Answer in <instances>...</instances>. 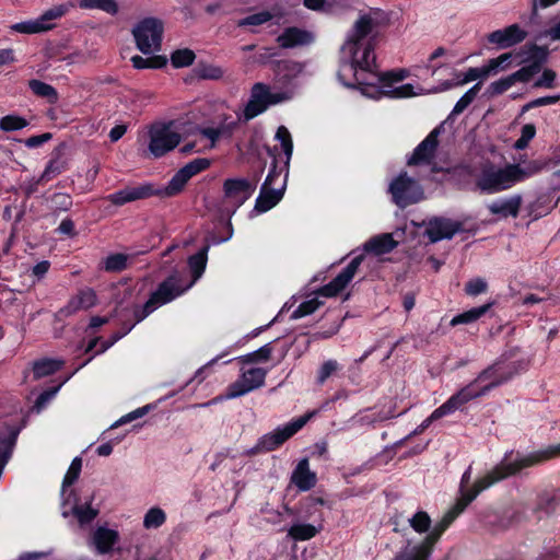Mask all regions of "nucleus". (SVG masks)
I'll return each mask as SVG.
<instances>
[{
	"label": "nucleus",
	"instance_id": "nucleus-41",
	"mask_svg": "<svg viewBox=\"0 0 560 560\" xmlns=\"http://www.w3.org/2000/svg\"><path fill=\"white\" fill-rule=\"evenodd\" d=\"M317 533L314 525L298 523L290 527L288 535L294 540H307L315 537Z\"/></svg>",
	"mask_w": 560,
	"mask_h": 560
},
{
	"label": "nucleus",
	"instance_id": "nucleus-14",
	"mask_svg": "<svg viewBox=\"0 0 560 560\" xmlns=\"http://www.w3.org/2000/svg\"><path fill=\"white\" fill-rule=\"evenodd\" d=\"M363 259L364 255L354 257L330 282L318 288L314 293L325 298L337 296L353 279Z\"/></svg>",
	"mask_w": 560,
	"mask_h": 560
},
{
	"label": "nucleus",
	"instance_id": "nucleus-51",
	"mask_svg": "<svg viewBox=\"0 0 560 560\" xmlns=\"http://www.w3.org/2000/svg\"><path fill=\"white\" fill-rule=\"evenodd\" d=\"M408 75H409V71L407 69H398V70H390V71H386V72H380L378 83H382L383 86L390 88L394 82L402 81Z\"/></svg>",
	"mask_w": 560,
	"mask_h": 560
},
{
	"label": "nucleus",
	"instance_id": "nucleus-23",
	"mask_svg": "<svg viewBox=\"0 0 560 560\" xmlns=\"http://www.w3.org/2000/svg\"><path fill=\"white\" fill-rule=\"evenodd\" d=\"M118 541V532L104 526L97 527L92 536V544L100 555L109 553Z\"/></svg>",
	"mask_w": 560,
	"mask_h": 560
},
{
	"label": "nucleus",
	"instance_id": "nucleus-24",
	"mask_svg": "<svg viewBox=\"0 0 560 560\" xmlns=\"http://www.w3.org/2000/svg\"><path fill=\"white\" fill-rule=\"evenodd\" d=\"M316 474L310 470L308 459L302 458L291 475V482L301 491H308L315 487Z\"/></svg>",
	"mask_w": 560,
	"mask_h": 560
},
{
	"label": "nucleus",
	"instance_id": "nucleus-52",
	"mask_svg": "<svg viewBox=\"0 0 560 560\" xmlns=\"http://www.w3.org/2000/svg\"><path fill=\"white\" fill-rule=\"evenodd\" d=\"M82 468L81 457H74L62 481V493L66 488L72 486L79 478Z\"/></svg>",
	"mask_w": 560,
	"mask_h": 560
},
{
	"label": "nucleus",
	"instance_id": "nucleus-53",
	"mask_svg": "<svg viewBox=\"0 0 560 560\" xmlns=\"http://www.w3.org/2000/svg\"><path fill=\"white\" fill-rule=\"evenodd\" d=\"M211 165V161L206 158L195 159L194 161L184 165L180 170L185 173V175L190 179L192 176L198 173L209 168Z\"/></svg>",
	"mask_w": 560,
	"mask_h": 560
},
{
	"label": "nucleus",
	"instance_id": "nucleus-35",
	"mask_svg": "<svg viewBox=\"0 0 560 560\" xmlns=\"http://www.w3.org/2000/svg\"><path fill=\"white\" fill-rule=\"evenodd\" d=\"M133 68L138 70L142 69H162L167 65L166 56L154 55L148 58H143L139 55L131 58Z\"/></svg>",
	"mask_w": 560,
	"mask_h": 560
},
{
	"label": "nucleus",
	"instance_id": "nucleus-59",
	"mask_svg": "<svg viewBox=\"0 0 560 560\" xmlns=\"http://www.w3.org/2000/svg\"><path fill=\"white\" fill-rule=\"evenodd\" d=\"M488 284L482 278H474L465 284V293L470 296H476L487 291Z\"/></svg>",
	"mask_w": 560,
	"mask_h": 560
},
{
	"label": "nucleus",
	"instance_id": "nucleus-13",
	"mask_svg": "<svg viewBox=\"0 0 560 560\" xmlns=\"http://www.w3.org/2000/svg\"><path fill=\"white\" fill-rule=\"evenodd\" d=\"M313 415L314 412L304 415L288 423L283 428H278L272 433L265 434L262 438H260V446L264 448V452H271L282 445L299 430H301L308 422Z\"/></svg>",
	"mask_w": 560,
	"mask_h": 560
},
{
	"label": "nucleus",
	"instance_id": "nucleus-21",
	"mask_svg": "<svg viewBox=\"0 0 560 560\" xmlns=\"http://www.w3.org/2000/svg\"><path fill=\"white\" fill-rule=\"evenodd\" d=\"M549 54L547 46H538L536 43H526L522 46L517 56L523 57L526 55L527 57L522 58L521 62L530 61L529 65L539 72L542 65L547 62Z\"/></svg>",
	"mask_w": 560,
	"mask_h": 560
},
{
	"label": "nucleus",
	"instance_id": "nucleus-61",
	"mask_svg": "<svg viewBox=\"0 0 560 560\" xmlns=\"http://www.w3.org/2000/svg\"><path fill=\"white\" fill-rule=\"evenodd\" d=\"M69 7H70V4H66V3L55 5L54 8L45 11L40 15V18H39L40 22L47 23L48 21L56 20V19L63 16L68 12Z\"/></svg>",
	"mask_w": 560,
	"mask_h": 560
},
{
	"label": "nucleus",
	"instance_id": "nucleus-18",
	"mask_svg": "<svg viewBox=\"0 0 560 560\" xmlns=\"http://www.w3.org/2000/svg\"><path fill=\"white\" fill-rule=\"evenodd\" d=\"M527 37V32L522 30L518 24H512L503 30H497L488 35L491 44H497L499 48H509L522 43Z\"/></svg>",
	"mask_w": 560,
	"mask_h": 560
},
{
	"label": "nucleus",
	"instance_id": "nucleus-36",
	"mask_svg": "<svg viewBox=\"0 0 560 560\" xmlns=\"http://www.w3.org/2000/svg\"><path fill=\"white\" fill-rule=\"evenodd\" d=\"M271 68L277 74L292 78L302 72L303 65L294 60H275L271 61Z\"/></svg>",
	"mask_w": 560,
	"mask_h": 560
},
{
	"label": "nucleus",
	"instance_id": "nucleus-5",
	"mask_svg": "<svg viewBox=\"0 0 560 560\" xmlns=\"http://www.w3.org/2000/svg\"><path fill=\"white\" fill-rule=\"evenodd\" d=\"M458 515L459 513L454 508L448 510L419 545L411 547L410 542H408V545L396 555L394 560H428L442 534Z\"/></svg>",
	"mask_w": 560,
	"mask_h": 560
},
{
	"label": "nucleus",
	"instance_id": "nucleus-10",
	"mask_svg": "<svg viewBox=\"0 0 560 560\" xmlns=\"http://www.w3.org/2000/svg\"><path fill=\"white\" fill-rule=\"evenodd\" d=\"M421 225H427L423 233L430 243H436L442 240H451L456 233L472 232L475 233L478 228L465 229L464 222L455 221L445 217H432L427 222L423 221Z\"/></svg>",
	"mask_w": 560,
	"mask_h": 560
},
{
	"label": "nucleus",
	"instance_id": "nucleus-44",
	"mask_svg": "<svg viewBox=\"0 0 560 560\" xmlns=\"http://www.w3.org/2000/svg\"><path fill=\"white\" fill-rule=\"evenodd\" d=\"M272 342L266 343L265 346L260 347L258 350L247 353L243 357H241V362L248 364V363H255V362H266L271 358L272 353Z\"/></svg>",
	"mask_w": 560,
	"mask_h": 560
},
{
	"label": "nucleus",
	"instance_id": "nucleus-22",
	"mask_svg": "<svg viewBox=\"0 0 560 560\" xmlns=\"http://www.w3.org/2000/svg\"><path fill=\"white\" fill-rule=\"evenodd\" d=\"M265 95L264 83H255L250 91V97L244 109V119L246 121L255 118L268 108Z\"/></svg>",
	"mask_w": 560,
	"mask_h": 560
},
{
	"label": "nucleus",
	"instance_id": "nucleus-11",
	"mask_svg": "<svg viewBox=\"0 0 560 560\" xmlns=\"http://www.w3.org/2000/svg\"><path fill=\"white\" fill-rule=\"evenodd\" d=\"M190 287L191 283L183 285L180 275L177 271H174L158 285L155 291L150 294L148 302L154 307V310H156L182 295Z\"/></svg>",
	"mask_w": 560,
	"mask_h": 560
},
{
	"label": "nucleus",
	"instance_id": "nucleus-20",
	"mask_svg": "<svg viewBox=\"0 0 560 560\" xmlns=\"http://www.w3.org/2000/svg\"><path fill=\"white\" fill-rule=\"evenodd\" d=\"M313 42L312 33L295 26L287 27L277 37V43L281 48H293L296 46L308 45Z\"/></svg>",
	"mask_w": 560,
	"mask_h": 560
},
{
	"label": "nucleus",
	"instance_id": "nucleus-57",
	"mask_svg": "<svg viewBox=\"0 0 560 560\" xmlns=\"http://www.w3.org/2000/svg\"><path fill=\"white\" fill-rule=\"evenodd\" d=\"M271 19L272 14L269 11H261L240 20L238 26H257L269 22Z\"/></svg>",
	"mask_w": 560,
	"mask_h": 560
},
{
	"label": "nucleus",
	"instance_id": "nucleus-31",
	"mask_svg": "<svg viewBox=\"0 0 560 560\" xmlns=\"http://www.w3.org/2000/svg\"><path fill=\"white\" fill-rule=\"evenodd\" d=\"M224 75V70L206 61H199L196 67L191 70V78L198 80H219Z\"/></svg>",
	"mask_w": 560,
	"mask_h": 560
},
{
	"label": "nucleus",
	"instance_id": "nucleus-12",
	"mask_svg": "<svg viewBox=\"0 0 560 560\" xmlns=\"http://www.w3.org/2000/svg\"><path fill=\"white\" fill-rule=\"evenodd\" d=\"M173 121L150 130L149 150L154 158H161L174 150L182 141V136L171 130Z\"/></svg>",
	"mask_w": 560,
	"mask_h": 560
},
{
	"label": "nucleus",
	"instance_id": "nucleus-64",
	"mask_svg": "<svg viewBox=\"0 0 560 560\" xmlns=\"http://www.w3.org/2000/svg\"><path fill=\"white\" fill-rule=\"evenodd\" d=\"M59 388H60V385L48 388V389L44 390L43 393H40L38 395V397L36 398L35 404L32 409L39 412L46 406V404L56 395V393L59 390Z\"/></svg>",
	"mask_w": 560,
	"mask_h": 560
},
{
	"label": "nucleus",
	"instance_id": "nucleus-39",
	"mask_svg": "<svg viewBox=\"0 0 560 560\" xmlns=\"http://www.w3.org/2000/svg\"><path fill=\"white\" fill-rule=\"evenodd\" d=\"M54 26H55L54 24L42 23L40 19L38 18L35 21L16 23L12 26V30H14L19 33H23V34H36V33L49 31Z\"/></svg>",
	"mask_w": 560,
	"mask_h": 560
},
{
	"label": "nucleus",
	"instance_id": "nucleus-17",
	"mask_svg": "<svg viewBox=\"0 0 560 560\" xmlns=\"http://www.w3.org/2000/svg\"><path fill=\"white\" fill-rule=\"evenodd\" d=\"M376 28L377 27L371 20V14H361L354 22L351 34L342 46V50H348L350 56H357L361 48L362 40L371 35Z\"/></svg>",
	"mask_w": 560,
	"mask_h": 560
},
{
	"label": "nucleus",
	"instance_id": "nucleus-40",
	"mask_svg": "<svg viewBox=\"0 0 560 560\" xmlns=\"http://www.w3.org/2000/svg\"><path fill=\"white\" fill-rule=\"evenodd\" d=\"M196 54L189 48L176 49L171 54V63L174 68H185L194 63Z\"/></svg>",
	"mask_w": 560,
	"mask_h": 560
},
{
	"label": "nucleus",
	"instance_id": "nucleus-49",
	"mask_svg": "<svg viewBox=\"0 0 560 560\" xmlns=\"http://www.w3.org/2000/svg\"><path fill=\"white\" fill-rule=\"evenodd\" d=\"M410 526L419 534L429 532L431 527V517L424 511L417 512L410 520Z\"/></svg>",
	"mask_w": 560,
	"mask_h": 560
},
{
	"label": "nucleus",
	"instance_id": "nucleus-9",
	"mask_svg": "<svg viewBox=\"0 0 560 560\" xmlns=\"http://www.w3.org/2000/svg\"><path fill=\"white\" fill-rule=\"evenodd\" d=\"M388 194L392 197V201L400 209L418 203L425 198L421 184L417 179L409 177L406 171L400 172L389 183Z\"/></svg>",
	"mask_w": 560,
	"mask_h": 560
},
{
	"label": "nucleus",
	"instance_id": "nucleus-56",
	"mask_svg": "<svg viewBox=\"0 0 560 560\" xmlns=\"http://www.w3.org/2000/svg\"><path fill=\"white\" fill-rule=\"evenodd\" d=\"M513 85L510 77L501 78L494 82H492L486 91V95L488 97H493L497 95L503 94L505 91H508Z\"/></svg>",
	"mask_w": 560,
	"mask_h": 560
},
{
	"label": "nucleus",
	"instance_id": "nucleus-48",
	"mask_svg": "<svg viewBox=\"0 0 560 560\" xmlns=\"http://www.w3.org/2000/svg\"><path fill=\"white\" fill-rule=\"evenodd\" d=\"M266 374L267 372L262 368H252L244 372L242 377L255 389L264 385Z\"/></svg>",
	"mask_w": 560,
	"mask_h": 560
},
{
	"label": "nucleus",
	"instance_id": "nucleus-28",
	"mask_svg": "<svg viewBox=\"0 0 560 560\" xmlns=\"http://www.w3.org/2000/svg\"><path fill=\"white\" fill-rule=\"evenodd\" d=\"M398 245L390 233H384L370 238L364 244V250L377 256L388 254Z\"/></svg>",
	"mask_w": 560,
	"mask_h": 560
},
{
	"label": "nucleus",
	"instance_id": "nucleus-15",
	"mask_svg": "<svg viewBox=\"0 0 560 560\" xmlns=\"http://www.w3.org/2000/svg\"><path fill=\"white\" fill-rule=\"evenodd\" d=\"M444 131L443 124L435 127L423 141H421L407 160V165L416 166L429 164L439 147V136Z\"/></svg>",
	"mask_w": 560,
	"mask_h": 560
},
{
	"label": "nucleus",
	"instance_id": "nucleus-42",
	"mask_svg": "<svg viewBox=\"0 0 560 560\" xmlns=\"http://www.w3.org/2000/svg\"><path fill=\"white\" fill-rule=\"evenodd\" d=\"M276 139L279 140L281 143L282 150L287 158V160L284 162V166L288 170L289 162H290V159H291L292 152H293V142H292L291 135H290L289 130L287 129V127H284V126L278 127L277 132H276Z\"/></svg>",
	"mask_w": 560,
	"mask_h": 560
},
{
	"label": "nucleus",
	"instance_id": "nucleus-54",
	"mask_svg": "<svg viewBox=\"0 0 560 560\" xmlns=\"http://www.w3.org/2000/svg\"><path fill=\"white\" fill-rule=\"evenodd\" d=\"M135 327V324H128L124 322L120 330L114 332L108 340L102 342L101 348L95 352V354H100L109 349L114 343H116L119 339L125 337L131 329Z\"/></svg>",
	"mask_w": 560,
	"mask_h": 560
},
{
	"label": "nucleus",
	"instance_id": "nucleus-30",
	"mask_svg": "<svg viewBox=\"0 0 560 560\" xmlns=\"http://www.w3.org/2000/svg\"><path fill=\"white\" fill-rule=\"evenodd\" d=\"M494 304L495 302L491 301L481 306L472 307L462 314H458L452 318L450 325L454 327L460 324L474 323L478 320L480 317H482Z\"/></svg>",
	"mask_w": 560,
	"mask_h": 560
},
{
	"label": "nucleus",
	"instance_id": "nucleus-26",
	"mask_svg": "<svg viewBox=\"0 0 560 560\" xmlns=\"http://www.w3.org/2000/svg\"><path fill=\"white\" fill-rule=\"evenodd\" d=\"M68 149L67 142H60L52 151V158L46 165L39 180H50L52 176L60 174L68 166V162L63 159L65 152Z\"/></svg>",
	"mask_w": 560,
	"mask_h": 560
},
{
	"label": "nucleus",
	"instance_id": "nucleus-37",
	"mask_svg": "<svg viewBox=\"0 0 560 560\" xmlns=\"http://www.w3.org/2000/svg\"><path fill=\"white\" fill-rule=\"evenodd\" d=\"M79 5L81 9H98L112 15L119 11L115 0H80Z\"/></svg>",
	"mask_w": 560,
	"mask_h": 560
},
{
	"label": "nucleus",
	"instance_id": "nucleus-46",
	"mask_svg": "<svg viewBox=\"0 0 560 560\" xmlns=\"http://www.w3.org/2000/svg\"><path fill=\"white\" fill-rule=\"evenodd\" d=\"M28 125V121L18 115H7L0 119V129L5 132L21 130Z\"/></svg>",
	"mask_w": 560,
	"mask_h": 560
},
{
	"label": "nucleus",
	"instance_id": "nucleus-45",
	"mask_svg": "<svg viewBox=\"0 0 560 560\" xmlns=\"http://www.w3.org/2000/svg\"><path fill=\"white\" fill-rule=\"evenodd\" d=\"M50 200L52 203L51 211L54 215L69 211L73 205L71 196L61 192L54 194Z\"/></svg>",
	"mask_w": 560,
	"mask_h": 560
},
{
	"label": "nucleus",
	"instance_id": "nucleus-25",
	"mask_svg": "<svg viewBox=\"0 0 560 560\" xmlns=\"http://www.w3.org/2000/svg\"><path fill=\"white\" fill-rule=\"evenodd\" d=\"M523 198L521 195L512 196L511 198L494 201L488 206L491 214L498 215L500 219L517 218Z\"/></svg>",
	"mask_w": 560,
	"mask_h": 560
},
{
	"label": "nucleus",
	"instance_id": "nucleus-33",
	"mask_svg": "<svg viewBox=\"0 0 560 560\" xmlns=\"http://www.w3.org/2000/svg\"><path fill=\"white\" fill-rule=\"evenodd\" d=\"M375 46L376 36L372 35L364 46L362 58H357V65L360 67V70L372 71V68L377 69L376 55L374 54Z\"/></svg>",
	"mask_w": 560,
	"mask_h": 560
},
{
	"label": "nucleus",
	"instance_id": "nucleus-47",
	"mask_svg": "<svg viewBox=\"0 0 560 560\" xmlns=\"http://www.w3.org/2000/svg\"><path fill=\"white\" fill-rule=\"evenodd\" d=\"M324 303L317 298L302 302L298 308L291 314V319H298L307 315L313 314Z\"/></svg>",
	"mask_w": 560,
	"mask_h": 560
},
{
	"label": "nucleus",
	"instance_id": "nucleus-16",
	"mask_svg": "<svg viewBox=\"0 0 560 560\" xmlns=\"http://www.w3.org/2000/svg\"><path fill=\"white\" fill-rule=\"evenodd\" d=\"M476 394H471L469 388L464 387L453 396H451L442 406L436 408L429 418H427L419 428L415 431V433L422 432L427 429L433 421L441 419L442 417L454 412L458 408H460L464 404L469 400L476 398Z\"/></svg>",
	"mask_w": 560,
	"mask_h": 560
},
{
	"label": "nucleus",
	"instance_id": "nucleus-60",
	"mask_svg": "<svg viewBox=\"0 0 560 560\" xmlns=\"http://www.w3.org/2000/svg\"><path fill=\"white\" fill-rule=\"evenodd\" d=\"M273 150H277V148H273V149L267 148L268 154L272 155L273 160H272L271 168H270L265 182L262 183V186H266V187H277L276 182L281 174V171H278V161L273 154Z\"/></svg>",
	"mask_w": 560,
	"mask_h": 560
},
{
	"label": "nucleus",
	"instance_id": "nucleus-4",
	"mask_svg": "<svg viewBox=\"0 0 560 560\" xmlns=\"http://www.w3.org/2000/svg\"><path fill=\"white\" fill-rule=\"evenodd\" d=\"M380 72L372 68V71L360 70L357 65V56L341 61V68L337 78L341 84L349 89L360 90L362 94L370 97L381 96V89L377 85Z\"/></svg>",
	"mask_w": 560,
	"mask_h": 560
},
{
	"label": "nucleus",
	"instance_id": "nucleus-29",
	"mask_svg": "<svg viewBox=\"0 0 560 560\" xmlns=\"http://www.w3.org/2000/svg\"><path fill=\"white\" fill-rule=\"evenodd\" d=\"M96 303V294L92 289L81 290L74 298H72L68 305L62 310L66 314H70L80 308H90Z\"/></svg>",
	"mask_w": 560,
	"mask_h": 560
},
{
	"label": "nucleus",
	"instance_id": "nucleus-3",
	"mask_svg": "<svg viewBox=\"0 0 560 560\" xmlns=\"http://www.w3.org/2000/svg\"><path fill=\"white\" fill-rule=\"evenodd\" d=\"M189 178L179 168L163 189H155L153 184H142L139 186H127L107 197L115 206H122L127 202L147 199L151 196L174 197L180 194Z\"/></svg>",
	"mask_w": 560,
	"mask_h": 560
},
{
	"label": "nucleus",
	"instance_id": "nucleus-2",
	"mask_svg": "<svg viewBox=\"0 0 560 560\" xmlns=\"http://www.w3.org/2000/svg\"><path fill=\"white\" fill-rule=\"evenodd\" d=\"M257 182V178L249 180L242 177L224 179L222 185L223 197L218 206V213H220V221L224 224L226 233L221 236L212 235V243L220 244L232 237L233 226L231 218L255 192Z\"/></svg>",
	"mask_w": 560,
	"mask_h": 560
},
{
	"label": "nucleus",
	"instance_id": "nucleus-34",
	"mask_svg": "<svg viewBox=\"0 0 560 560\" xmlns=\"http://www.w3.org/2000/svg\"><path fill=\"white\" fill-rule=\"evenodd\" d=\"M28 88L36 96L46 98L49 104H56L59 100L57 90L52 85L40 80H30Z\"/></svg>",
	"mask_w": 560,
	"mask_h": 560
},
{
	"label": "nucleus",
	"instance_id": "nucleus-6",
	"mask_svg": "<svg viewBox=\"0 0 560 560\" xmlns=\"http://www.w3.org/2000/svg\"><path fill=\"white\" fill-rule=\"evenodd\" d=\"M520 164H508L503 168H495L491 162H487L476 182V186L486 192H498L512 187L520 182Z\"/></svg>",
	"mask_w": 560,
	"mask_h": 560
},
{
	"label": "nucleus",
	"instance_id": "nucleus-1",
	"mask_svg": "<svg viewBox=\"0 0 560 560\" xmlns=\"http://www.w3.org/2000/svg\"><path fill=\"white\" fill-rule=\"evenodd\" d=\"M558 455H560V444L556 446H550L544 451L532 453L528 456H525L512 463H505L503 460L499 465H497L492 470H490L486 476L479 478L474 483L471 489L463 491L462 497L456 501L453 508L460 514L462 512L465 511L468 504L471 503L477 498V495L481 491L489 488L493 483L518 472L521 469L525 467H529L535 464L545 462Z\"/></svg>",
	"mask_w": 560,
	"mask_h": 560
},
{
	"label": "nucleus",
	"instance_id": "nucleus-32",
	"mask_svg": "<svg viewBox=\"0 0 560 560\" xmlns=\"http://www.w3.org/2000/svg\"><path fill=\"white\" fill-rule=\"evenodd\" d=\"M62 360L56 359H42L33 363V376L34 380H39L45 376H49L59 371L63 365Z\"/></svg>",
	"mask_w": 560,
	"mask_h": 560
},
{
	"label": "nucleus",
	"instance_id": "nucleus-55",
	"mask_svg": "<svg viewBox=\"0 0 560 560\" xmlns=\"http://www.w3.org/2000/svg\"><path fill=\"white\" fill-rule=\"evenodd\" d=\"M381 95H385L392 98H405L417 95L413 91V85L410 83L402 84L398 88L389 89V90H381Z\"/></svg>",
	"mask_w": 560,
	"mask_h": 560
},
{
	"label": "nucleus",
	"instance_id": "nucleus-19",
	"mask_svg": "<svg viewBox=\"0 0 560 560\" xmlns=\"http://www.w3.org/2000/svg\"><path fill=\"white\" fill-rule=\"evenodd\" d=\"M285 190V180L278 187H260V192L256 199L254 211L257 213L267 212L272 209L282 199Z\"/></svg>",
	"mask_w": 560,
	"mask_h": 560
},
{
	"label": "nucleus",
	"instance_id": "nucleus-38",
	"mask_svg": "<svg viewBox=\"0 0 560 560\" xmlns=\"http://www.w3.org/2000/svg\"><path fill=\"white\" fill-rule=\"evenodd\" d=\"M128 255L116 253L103 260V269L107 272H121L127 268Z\"/></svg>",
	"mask_w": 560,
	"mask_h": 560
},
{
	"label": "nucleus",
	"instance_id": "nucleus-7",
	"mask_svg": "<svg viewBox=\"0 0 560 560\" xmlns=\"http://www.w3.org/2000/svg\"><path fill=\"white\" fill-rule=\"evenodd\" d=\"M514 355V351L504 352L501 358L494 362L492 365L488 366L486 370H483L479 376L478 381H486V380H492L487 386H485L480 392L474 393L470 388V386H466L469 388L471 394H476V397H479L480 395H483L489 389L499 386L500 384L509 381L512 378L515 374H517L521 370H524L527 365V362L525 360H520L515 362H511L509 364H505V361L511 359Z\"/></svg>",
	"mask_w": 560,
	"mask_h": 560
},
{
	"label": "nucleus",
	"instance_id": "nucleus-50",
	"mask_svg": "<svg viewBox=\"0 0 560 560\" xmlns=\"http://www.w3.org/2000/svg\"><path fill=\"white\" fill-rule=\"evenodd\" d=\"M166 520L165 513L160 508L150 509L144 515L143 526L145 528H158L164 524Z\"/></svg>",
	"mask_w": 560,
	"mask_h": 560
},
{
	"label": "nucleus",
	"instance_id": "nucleus-27",
	"mask_svg": "<svg viewBox=\"0 0 560 560\" xmlns=\"http://www.w3.org/2000/svg\"><path fill=\"white\" fill-rule=\"evenodd\" d=\"M211 244H213L211 241V236L206 237L205 245L198 250V253H196L195 255H191L188 258V266H189V269H190L191 276H192V280L189 282V283H191V285L194 284V282L196 280H198L202 276V273L206 269L207 260H208V252H209Z\"/></svg>",
	"mask_w": 560,
	"mask_h": 560
},
{
	"label": "nucleus",
	"instance_id": "nucleus-62",
	"mask_svg": "<svg viewBox=\"0 0 560 560\" xmlns=\"http://www.w3.org/2000/svg\"><path fill=\"white\" fill-rule=\"evenodd\" d=\"M536 73H538L530 65L522 67L514 73L510 74L512 83L515 82H528Z\"/></svg>",
	"mask_w": 560,
	"mask_h": 560
},
{
	"label": "nucleus",
	"instance_id": "nucleus-8",
	"mask_svg": "<svg viewBox=\"0 0 560 560\" xmlns=\"http://www.w3.org/2000/svg\"><path fill=\"white\" fill-rule=\"evenodd\" d=\"M136 47L143 55L158 52L162 48L164 24L163 21L149 16L140 20L131 31Z\"/></svg>",
	"mask_w": 560,
	"mask_h": 560
},
{
	"label": "nucleus",
	"instance_id": "nucleus-63",
	"mask_svg": "<svg viewBox=\"0 0 560 560\" xmlns=\"http://www.w3.org/2000/svg\"><path fill=\"white\" fill-rule=\"evenodd\" d=\"M546 166V163L542 162V161H530L525 167H522L520 165V172L521 174H518L517 176L520 177V182L524 180L525 178L534 175V174H537L538 172H540L544 167Z\"/></svg>",
	"mask_w": 560,
	"mask_h": 560
},
{
	"label": "nucleus",
	"instance_id": "nucleus-43",
	"mask_svg": "<svg viewBox=\"0 0 560 560\" xmlns=\"http://www.w3.org/2000/svg\"><path fill=\"white\" fill-rule=\"evenodd\" d=\"M71 511L81 524L92 522L98 514V510L93 509L90 502H86L83 505L75 503Z\"/></svg>",
	"mask_w": 560,
	"mask_h": 560
},
{
	"label": "nucleus",
	"instance_id": "nucleus-58",
	"mask_svg": "<svg viewBox=\"0 0 560 560\" xmlns=\"http://www.w3.org/2000/svg\"><path fill=\"white\" fill-rule=\"evenodd\" d=\"M253 389H254L253 386L248 385L245 382V380L242 377L229 386L226 397L228 398H236V397H240Z\"/></svg>",
	"mask_w": 560,
	"mask_h": 560
}]
</instances>
